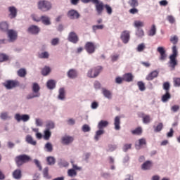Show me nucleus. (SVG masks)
<instances>
[{"label": "nucleus", "mask_w": 180, "mask_h": 180, "mask_svg": "<svg viewBox=\"0 0 180 180\" xmlns=\"http://www.w3.org/2000/svg\"><path fill=\"white\" fill-rule=\"evenodd\" d=\"M38 9L39 11H41V12H49L52 8L53 4H51V2L47 1V0H41L37 4Z\"/></svg>", "instance_id": "f257e3e1"}, {"label": "nucleus", "mask_w": 180, "mask_h": 180, "mask_svg": "<svg viewBox=\"0 0 180 180\" xmlns=\"http://www.w3.org/2000/svg\"><path fill=\"white\" fill-rule=\"evenodd\" d=\"M178 56V49H176V46L174 45L172 47V54L170 56V61L169 64L172 68L173 70H175V66L178 65V63L176 62V57Z\"/></svg>", "instance_id": "f03ea898"}, {"label": "nucleus", "mask_w": 180, "mask_h": 180, "mask_svg": "<svg viewBox=\"0 0 180 180\" xmlns=\"http://www.w3.org/2000/svg\"><path fill=\"white\" fill-rule=\"evenodd\" d=\"M40 86L37 83H33L32 92L33 94L27 96V99H33V98H39L40 96Z\"/></svg>", "instance_id": "7ed1b4c3"}, {"label": "nucleus", "mask_w": 180, "mask_h": 180, "mask_svg": "<svg viewBox=\"0 0 180 180\" xmlns=\"http://www.w3.org/2000/svg\"><path fill=\"white\" fill-rule=\"evenodd\" d=\"M83 4H89V2H92V4H94L96 11V12H98V13H101L102 12V10L103 9V4H102V1H99V0H80Z\"/></svg>", "instance_id": "20e7f679"}, {"label": "nucleus", "mask_w": 180, "mask_h": 180, "mask_svg": "<svg viewBox=\"0 0 180 180\" xmlns=\"http://www.w3.org/2000/svg\"><path fill=\"white\" fill-rule=\"evenodd\" d=\"M30 161V157L27 155H20L15 158V162L18 167L23 165L26 162Z\"/></svg>", "instance_id": "39448f33"}, {"label": "nucleus", "mask_w": 180, "mask_h": 180, "mask_svg": "<svg viewBox=\"0 0 180 180\" xmlns=\"http://www.w3.org/2000/svg\"><path fill=\"white\" fill-rule=\"evenodd\" d=\"M102 66H97L94 69L89 70L87 75L89 78H96L102 72Z\"/></svg>", "instance_id": "423d86ee"}, {"label": "nucleus", "mask_w": 180, "mask_h": 180, "mask_svg": "<svg viewBox=\"0 0 180 180\" xmlns=\"http://www.w3.org/2000/svg\"><path fill=\"white\" fill-rule=\"evenodd\" d=\"M2 85L6 87V89H13V88L19 86L20 84L18 80H7L2 83Z\"/></svg>", "instance_id": "0eeeda50"}, {"label": "nucleus", "mask_w": 180, "mask_h": 180, "mask_svg": "<svg viewBox=\"0 0 180 180\" xmlns=\"http://www.w3.org/2000/svg\"><path fill=\"white\" fill-rule=\"evenodd\" d=\"M84 49L89 54H93L96 50V46L93 42H86Z\"/></svg>", "instance_id": "6e6552de"}, {"label": "nucleus", "mask_w": 180, "mask_h": 180, "mask_svg": "<svg viewBox=\"0 0 180 180\" xmlns=\"http://www.w3.org/2000/svg\"><path fill=\"white\" fill-rule=\"evenodd\" d=\"M120 39L124 44H127V43H129V40H130V31H123L121 33Z\"/></svg>", "instance_id": "1a4fd4ad"}, {"label": "nucleus", "mask_w": 180, "mask_h": 180, "mask_svg": "<svg viewBox=\"0 0 180 180\" xmlns=\"http://www.w3.org/2000/svg\"><path fill=\"white\" fill-rule=\"evenodd\" d=\"M68 40L70 41L71 43H74V44H76V43H78L79 39L78 38V35L74 32H70Z\"/></svg>", "instance_id": "9d476101"}, {"label": "nucleus", "mask_w": 180, "mask_h": 180, "mask_svg": "<svg viewBox=\"0 0 180 180\" xmlns=\"http://www.w3.org/2000/svg\"><path fill=\"white\" fill-rule=\"evenodd\" d=\"M8 12L10 13L8 15L10 19H15L18 15V9L15 6L8 7Z\"/></svg>", "instance_id": "9b49d317"}, {"label": "nucleus", "mask_w": 180, "mask_h": 180, "mask_svg": "<svg viewBox=\"0 0 180 180\" xmlns=\"http://www.w3.org/2000/svg\"><path fill=\"white\" fill-rule=\"evenodd\" d=\"M79 13L75 10H70L68 12V17L72 20L79 18Z\"/></svg>", "instance_id": "f8f14e48"}, {"label": "nucleus", "mask_w": 180, "mask_h": 180, "mask_svg": "<svg viewBox=\"0 0 180 180\" xmlns=\"http://www.w3.org/2000/svg\"><path fill=\"white\" fill-rule=\"evenodd\" d=\"M8 36L10 41H15L18 39V32L13 30H9L8 31Z\"/></svg>", "instance_id": "ddd939ff"}, {"label": "nucleus", "mask_w": 180, "mask_h": 180, "mask_svg": "<svg viewBox=\"0 0 180 180\" xmlns=\"http://www.w3.org/2000/svg\"><path fill=\"white\" fill-rule=\"evenodd\" d=\"M15 119L17 122H20V120H22V122H27L30 119V117L28 115H20V114H16L15 115Z\"/></svg>", "instance_id": "4468645a"}, {"label": "nucleus", "mask_w": 180, "mask_h": 180, "mask_svg": "<svg viewBox=\"0 0 180 180\" xmlns=\"http://www.w3.org/2000/svg\"><path fill=\"white\" fill-rule=\"evenodd\" d=\"M144 146H147V141H146V139L144 138L139 139L138 143L135 144L136 150H140V148H143Z\"/></svg>", "instance_id": "2eb2a0df"}, {"label": "nucleus", "mask_w": 180, "mask_h": 180, "mask_svg": "<svg viewBox=\"0 0 180 180\" xmlns=\"http://www.w3.org/2000/svg\"><path fill=\"white\" fill-rule=\"evenodd\" d=\"M159 74H160L159 71H157V70L152 71L150 73H149L146 76V79L147 81H153V79H154V78H157V77H158Z\"/></svg>", "instance_id": "dca6fc26"}, {"label": "nucleus", "mask_w": 180, "mask_h": 180, "mask_svg": "<svg viewBox=\"0 0 180 180\" xmlns=\"http://www.w3.org/2000/svg\"><path fill=\"white\" fill-rule=\"evenodd\" d=\"M157 51L160 54V60H164L167 58V54L165 53V49H164V47L159 46L158 47Z\"/></svg>", "instance_id": "f3484780"}, {"label": "nucleus", "mask_w": 180, "mask_h": 180, "mask_svg": "<svg viewBox=\"0 0 180 180\" xmlns=\"http://www.w3.org/2000/svg\"><path fill=\"white\" fill-rule=\"evenodd\" d=\"M103 4V9L101 10V12L99 13V12H97V14L98 15H102V12H103V9L105 8V11L108 13V15H110L112 12H113V10H112V7H110V6L108 5V4H104L103 2H102Z\"/></svg>", "instance_id": "a211bd4d"}, {"label": "nucleus", "mask_w": 180, "mask_h": 180, "mask_svg": "<svg viewBox=\"0 0 180 180\" xmlns=\"http://www.w3.org/2000/svg\"><path fill=\"white\" fill-rule=\"evenodd\" d=\"M74 141V138L72 136H65L62 138V143L68 145Z\"/></svg>", "instance_id": "6ab92c4d"}, {"label": "nucleus", "mask_w": 180, "mask_h": 180, "mask_svg": "<svg viewBox=\"0 0 180 180\" xmlns=\"http://www.w3.org/2000/svg\"><path fill=\"white\" fill-rule=\"evenodd\" d=\"M151 167H153V162L147 160L142 165L141 168L144 171H147V169H151Z\"/></svg>", "instance_id": "aec40b11"}, {"label": "nucleus", "mask_w": 180, "mask_h": 180, "mask_svg": "<svg viewBox=\"0 0 180 180\" xmlns=\"http://www.w3.org/2000/svg\"><path fill=\"white\" fill-rule=\"evenodd\" d=\"M41 22L46 26H49L51 25V22L50 21V18L49 16L42 15L41 17Z\"/></svg>", "instance_id": "412c9836"}, {"label": "nucleus", "mask_w": 180, "mask_h": 180, "mask_svg": "<svg viewBox=\"0 0 180 180\" xmlns=\"http://www.w3.org/2000/svg\"><path fill=\"white\" fill-rule=\"evenodd\" d=\"M134 78V77L133 75H131V73H126L123 75V79L124 81H126V82H131Z\"/></svg>", "instance_id": "4be33fe9"}, {"label": "nucleus", "mask_w": 180, "mask_h": 180, "mask_svg": "<svg viewBox=\"0 0 180 180\" xmlns=\"http://www.w3.org/2000/svg\"><path fill=\"white\" fill-rule=\"evenodd\" d=\"M28 31L32 34H37V33L40 32V29H39L36 25H32L29 27Z\"/></svg>", "instance_id": "5701e85b"}, {"label": "nucleus", "mask_w": 180, "mask_h": 180, "mask_svg": "<svg viewBox=\"0 0 180 180\" xmlns=\"http://www.w3.org/2000/svg\"><path fill=\"white\" fill-rule=\"evenodd\" d=\"M13 176L15 179H20L22 178V170L18 169L13 172Z\"/></svg>", "instance_id": "b1692460"}, {"label": "nucleus", "mask_w": 180, "mask_h": 180, "mask_svg": "<svg viewBox=\"0 0 180 180\" xmlns=\"http://www.w3.org/2000/svg\"><path fill=\"white\" fill-rule=\"evenodd\" d=\"M114 125L115 130H120V117H115L114 120Z\"/></svg>", "instance_id": "393cba45"}, {"label": "nucleus", "mask_w": 180, "mask_h": 180, "mask_svg": "<svg viewBox=\"0 0 180 180\" xmlns=\"http://www.w3.org/2000/svg\"><path fill=\"white\" fill-rule=\"evenodd\" d=\"M25 141H27L28 144H31L32 146H36V144H37V142H36V141H34L33 137H32L30 135H27L25 138Z\"/></svg>", "instance_id": "a878e982"}, {"label": "nucleus", "mask_w": 180, "mask_h": 180, "mask_svg": "<svg viewBox=\"0 0 180 180\" xmlns=\"http://www.w3.org/2000/svg\"><path fill=\"white\" fill-rule=\"evenodd\" d=\"M77 71H75V70L74 69H70L68 72V77L69 78H72V79H74V78H77Z\"/></svg>", "instance_id": "bb28decb"}, {"label": "nucleus", "mask_w": 180, "mask_h": 180, "mask_svg": "<svg viewBox=\"0 0 180 180\" xmlns=\"http://www.w3.org/2000/svg\"><path fill=\"white\" fill-rule=\"evenodd\" d=\"M58 99L60 101H64V99H65V89L64 88H60L59 89Z\"/></svg>", "instance_id": "cd10ccee"}, {"label": "nucleus", "mask_w": 180, "mask_h": 180, "mask_svg": "<svg viewBox=\"0 0 180 180\" xmlns=\"http://www.w3.org/2000/svg\"><path fill=\"white\" fill-rule=\"evenodd\" d=\"M109 124V122L108 121L101 120L99 122L98 124V129L99 130L104 129V127H108V125Z\"/></svg>", "instance_id": "c85d7f7f"}, {"label": "nucleus", "mask_w": 180, "mask_h": 180, "mask_svg": "<svg viewBox=\"0 0 180 180\" xmlns=\"http://www.w3.org/2000/svg\"><path fill=\"white\" fill-rule=\"evenodd\" d=\"M103 94L105 96V98H107V99L112 98V92H110V91L106 89H103Z\"/></svg>", "instance_id": "c756f323"}, {"label": "nucleus", "mask_w": 180, "mask_h": 180, "mask_svg": "<svg viewBox=\"0 0 180 180\" xmlns=\"http://www.w3.org/2000/svg\"><path fill=\"white\" fill-rule=\"evenodd\" d=\"M5 61H9V56L0 53V63H5Z\"/></svg>", "instance_id": "7c9ffc66"}, {"label": "nucleus", "mask_w": 180, "mask_h": 180, "mask_svg": "<svg viewBox=\"0 0 180 180\" xmlns=\"http://www.w3.org/2000/svg\"><path fill=\"white\" fill-rule=\"evenodd\" d=\"M142 119H143V122L145 123L146 124L151 122V117L148 115L143 114Z\"/></svg>", "instance_id": "2f4dec72"}, {"label": "nucleus", "mask_w": 180, "mask_h": 180, "mask_svg": "<svg viewBox=\"0 0 180 180\" xmlns=\"http://www.w3.org/2000/svg\"><path fill=\"white\" fill-rule=\"evenodd\" d=\"M51 71V69H50L49 67L45 66L42 70H41V74L44 75V77H46V75H49Z\"/></svg>", "instance_id": "473e14b6"}, {"label": "nucleus", "mask_w": 180, "mask_h": 180, "mask_svg": "<svg viewBox=\"0 0 180 180\" xmlns=\"http://www.w3.org/2000/svg\"><path fill=\"white\" fill-rule=\"evenodd\" d=\"M44 140H50V137H51V131H50V130L49 129H46L44 131Z\"/></svg>", "instance_id": "72a5a7b5"}, {"label": "nucleus", "mask_w": 180, "mask_h": 180, "mask_svg": "<svg viewBox=\"0 0 180 180\" xmlns=\"http://www.w3.org/2000/svg\"><path fill=\"white\" fill-rule=\"evenodd\" d=\"M27 74V72H26V69L24 68H21L18 71V75L21 78H24V77H26Z\"/></svg>", "instance_id": "f704fd0d"}, {"label": "nucleus", "mask_w": 180, "mask_h": 180, "mask_svg": "<svg viewBox=\"0 0 180 180\" xmlns=\"http://www.w3.org/2000/svg\"><path fill=\"white\" fill-rule=\"evenodd\" d=\"M56 127V125L54 124V123L53 122V121H47L46 122V130H51L52 129H54V127Z\"/></svg>", "instance_id": "c9c22d12"}, {"label": "nucleus", "mask_w": 180, "mask_h": 180, "mask_svg": "<svg viewBox=\"0 0 180 180\" xmlns=\"http://www.w3.org/2000/svg\"><path fill=\"white\" fill-rule=\"evenodd\" d=\"M157 33V28L155 27V25H153L150 30L148 32V36H155Z\"/></svg>", "instance_id": "e433bc0d"}, {"label": "nucleus", "mask_w": 180, "mask_h": 180, "mask_svg": "<svg viewBox=\"0 0 180 180\" xmlns=\"http://www.w3.org/2000/svg\"><path fill=\"white\" fill-rule=\"evenodd\" d=\"M131 133L136 136H140L143 133V129H141V127H139L136 128L134 130H132Z\"/></svg>", "instance_id": "4c0bfd02"}, {"label": "nucleus", "mask_w": 180, "mask_h": 180, "mask_svg": "<svg viewBox=\"0 0 180 180\" xmlns=\"http://www.w3.org/2000/svg\"><path fill=\"white\" fill-rule=\"evenodd\" d=\"M169 99H171V94L169 91H166L165 94L162 96V101L163 102H168Z\"/></svg>", "instance_id": "58836bf2"}, {"label": "nucleus", "mask_w": 180, "mask_h": 180, "mask_svg": "<svg viewBox=\"0 0 180 180\" xmlns=\"http://www.w3.org/2000/svg\"><path fill=\"white\" fill-rule=\"evenodd\" d=\"M128 4L131 8H137L139 6V0H129Z\"/></svg>", "instance_id": "ea45409f"}, {"label": "nucleus", "mask_w": 180, "mask_h": 180, "mask_svg": "<svg viewBox=\"0 0 180 180\" xmlns=\"http://www.w3.org/2000/svg\"><path fill=\"white\" fill-rule=\"evenodd\" d=\"M46 85L49 89H54V88H56V82H54V80H49L47 82Z\"/></svg>", "instance_id": "a19ab883"}, {"label": "nucleus", "mask_w": 180, "mask_h": 180, "mask_svg": "<svg viewBox=\"0 0 180 180\" xmlns=\"http://www.w3.org/2000/svg\"><path fill=\"white\" fill-rule=\"evenodd\" d=\"M8 27H9V25H8V22H3L0 24V29L3 32H6V30H8Z\"/></svg>", "instance_id": "79ce46f5"}, {"label": "nucleus", "mask_w": 180, "mask_h": 180, "mask_svg": "<svg viewBox=\"0 0 180 180\" xmlns=\"http://www.w3.org/2000/svg\"><path fill=\"white\" fill-rule=\"evenodd\" d=\"M68 176H70L71 178L74 176H77V171L74 169H70L68 171Z\"/></svg>", "instance_id": "37998d69"}, {"label": "nucleus", "mask_w": 180, "mask_h": 180, "mask_svg": "<svg viewBox=\"0 0 180 180\" xmlns=\"http://www.w3.org/2000/svg\"><path fill=\"white\" fill-rule=\"evenodd\" d=\"M103 133H105V131H103V129H99L98 131H97L96 132V136L94 138L96 141H98V140H99V136H102V134H103Z\"/></svg>", "instance_id": "c03bdc74"}, {"label": "nucleus", "mask_w": 180, "mask_h": 180, "mask_svg": "<svg viewBox=\"0 0 180 180\" xmlns=\"http://www.w3.org/2000/svg\"><path fill=\"white\" fill-rule=\"evenodd\" d=\"M46 161L49 165H54L56 164V159L51 156L48 157Z\"/></svg>", "instance_id": "a18cd8bd"}, {"label": "nucleus", "mask_w": 180, "mask_h": 180, "mask_svg": "<svg viewBox=\"0 0 180 180\" xmlns=\"http://www.w3.org/2000/svg\"><path fill=\"white\" fill-rule=\"evenodd\" d=\"M105 26L103 25H93L92 29L94 33L96 32V30H102Z\"/></svg>", "instance_id": "49530a36"}, {"label": "nucleus", "mask_w": 180, "mask_h": 180, "mask_svg": "<svg viewBox=\"0 0 180 180\" xmlns=\"http://www.w3.org/2000/svg\"><path fill=\"white\" fill-rule=\"evenodd\" d=\"M45 148L46 149V151H48V153H51V151H53V145L50 142H48L45 145Z\"/></svg>", "instance_id": "de8ad7c7"}, {"label": "nucleus", "mask_w": 180, "mask_h": 180, "mask_svg": "<svg viewBox=\"0 0 180 180\" xmlns=\"http://www.w3.org/2000/svg\"><path fill=\"white\" fill-rule=\"evenodd\" d=\"M43 174L44 178H46V179H50L51 178V176L49 175V167H46L44 169Z\"/></svg>", "instance_id": "09e8293b"}, {"label": "nucleus", "mask_w": 180, "mask_h": 180, "mask_svg": "<svg viewBox=\"0 0 180 180\" xmlns=\"http://www.w3.org/2000/svg\"><path fill=\"white\" fill-rule=\"evenodd\" d=\"M137 85L141 91H146V85L143 82H138Z\"/></svg>", "instance_id": "8fccbe9b"}, {"label": "nucleus", "mask_w": 180, "mask_h": 180, "mask_svg": "<svg viewBox=\"0 0 180 180\" xmlns=\"http://www.w3.org/2000/svg\"><path fill=\"white\" fill-rule=\"evenodd\" d=\"M174 86H180V78L174 77L173 79Z\"/></svg>", "instance_id": "3c124183"}, {"label": "nucleus", "mask_w": 180, "mask_h": 180, "mask_svg": "<svg viewBox=\"0 0 180 180\" xmlns=\"http://www.w3.org/2000/svg\"><path fill=\"white\" fill-rule=\"evenodd\" d=\"M135 27H143L144 26V22L139 20L134 21Z\"/></svg>", "instance_id": "603ef678"}, {"label": "nucleus", "mask_w": 180, "mask_h": 180, "mask_svg": "<svg viewBox=\"0 0 180 180\" xmlns=\"http://www.w3.org/2000/svg\"><path fill=\"white\" fill-rule=\"evenodd\" d=\"M169 88H170L169 82H166L163 84V89H165L166 92H169Z\"/></svg>", "instance_id": "864d4df0"}, {"label": "nucleus", "mask_w": 180, "mask_h": 180, "mask_svg": "<svg viewBox=\"0 0 180 180\" xmlns=\"http://www.w3.org/2000/svg\"><path fill=\"white\" fill-rule=\"evenodd\" d=\"M131 148V143H126L124 145L122 150L126 153L128 150H130Z\"/></svg>", "instance_id": "5fc2aeb1"}, {"label": "nucleus", "mask_w": 180, "mask_h": 180, "mask_svg": "<svg viewBox=\"0 0 180 180\" xmlns=\"http://www.w3.org/2000/svg\"><path fill=\"white\" fill-rule=\"evenodd\" d=\"M82 131L84 133H88V131H91V127L88 124H84L82 127Z\"/></svg>", "instance_id": "6e6d98bb"}, {"label": "nucleus", "mask_w": 180, "mask_h": 180, "mask_svg": "<svg viewBox=\"0 0 180 180\" xmlns=\"http://www.w3.org/2000/svg\"><path fill=\"white\" fill-rule=\"evenodd\" d=\"M162 127H163L162 123L161 122L159 123L158 126L155 127V131L156 133H158V131H161L162 130Z\"/></svg>", "instance_id": "4d7b16f0"}, {"label": "nucleus", "mask_w": 180, "mask_h": 180, "mask_svg": "<svg viewBox=\"0 0 180 180\" xmlns=\"http://www.w3.org/2000/svg\"><path fill=\"white\" fill-rule=\"evenodd\" d=\"M170 41L173 44H176L178 43V37L176 35H174V37H171Z\"/></svg>", "instance_id": "13d9d810"}, {"label": "nucleus", "mask_w": 180, "mask_h": 180, "mask_svg": "<svg viewBox=\"0 0 180 180\" xmlns=\"http://www.w3.org/2000/svg\"><path fill=\"white\" fill-rule=\"evenodd\" d=\"M136 36H138V37H143V36H144V31L141 29H138Z\"/></svg>", "instance_id": "bf43d9fd"}, {"label": "nucleus", "mask_w": 180, "mask_h": 180, "mask_svg": "<svg viewBox=\"0 0 180 180\" xmlns=\"http://www.w3.org/2000/svg\"><path fill=\"white\" fill-rule=\"evenodd\" d=\"M144 49H146V45L142 43V44L138 45L137 51L141 52V51H143V50H144Z\"/></svg>", "instance_id": "052dcab7"}, {"label": "nucleus", "mask_w": 180, "mask_h": 180, "mask_svg": "<svg viewBox=\"0 0 180 180\" xmlns=\"http://www.w3.org/2000/svg\"><path fill=\"white\" fill-rule=\"evenodd\" d=\"M51 43L52 46H57V44H58V43H60V39L54 38L51 40Z\"/></svg>", "instance_id": "680f3d73"}, {"label": "nucleus", "mask_w": 180, "mask_h": 180, "mask_svg": "<svg viewBox=\"0 0 180 180\" xmlns=\"http://www.w3.org/2000/svg\"><path fill=\"white\" fill-rule=\"evenodd\" d=\"M129 13H131V15H136V13H139V10L136 8V7H132V8L129 10Z\"/></svg>", "instance_id": "e2e57ef3"}, {"label": "nucleus", "mask_w": 180, "mask_h": 180, "mask_svg": "<svg viewBox=\"0 0 180 180\" xmlns=\"http://www.w3.org/2000/svg\"><path fill=\"white\" fill-rule=\"evenodd\" d=\"M49 57L48 52H43L39 55V58H47Z\"/></svg>", "instance_id": "0e129e2a"}, {"label": "nucleus", "mask_w": 180, "mask_h": 180, "mask_svg": "<svg viewBox=\"0 0 180 180\" xmlns=\"http://www.w3.org/2000/svg\"><path fill=\"white\" fill-rule=\"evenodd\" d=\"M117 148L116 145H109L108 146V151H115Z\"/></svg>", "instance_id": "69168bd1"}, {"label": "nucleus", "mask_w": 180, "mask_h": 180, "mask_svg": "<svg viewBox=\"0 0 180 180\" xmlns=\"http://www.w3.org/2000/svg\"><path fill=\"white\" fill-rule=\"evenodd\" d=\"M119 60V55H112L111 56V60L115 63V61H117Z\"/></svg>", "instance_id": "338daca9"}, {"label": "nucleus", "mask_w": 180, "mask_h": 180, "mask_svg": "<svg viewBox=\"0 0 180 180\" xmlns=\"http://www.w3.org/2000/svg\"><path fill=\"white\" fill-rule=\"evenodd\" d=\"M172 112H178L179 110V105H174L172 107Z\"/></svg>", "instance_id": "774afa93"}]
</instances>
